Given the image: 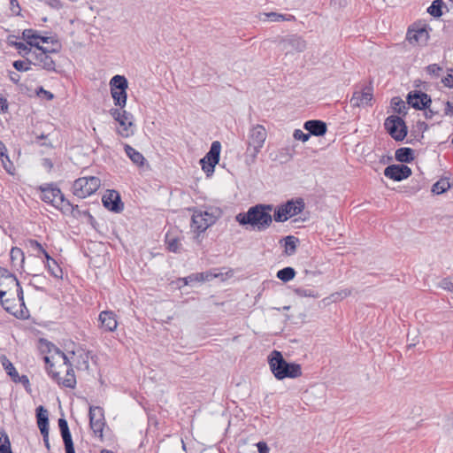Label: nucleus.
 I'll return each mask as SVG.
<instances>
[{"instance_id": "052dcab7", "label": "nucleus", "mask_w": 453, "mask_h": 453, "mask_svg": "<svg viewBox=\"0 0 453 453\" xmlns=\"http://www.w3.org/2000/svg\"><path fill=\"white\" fill-rule=\"evenodd\" d=\"M441 82L443 83V85L445 87L453 88V86H451V84L453 82V69L452 68L448 69V74H447V76H445L441 79Z\"/></svg>"}, {"instance_id": "f03ea898", "label": "nucleus", "mask_w": 453, "mask_h": 453, "mask_svg": "<svg viewBox=\"0 0 453 453\" xmlns=\"http://www.w3.org/2000/svg\"><path fill=\"white\" fill-rule=\"evenodd\" d=\"M267 361L272 373L279 380L287 378L296 379L302 375L301 365L295 362H288L279 350H273L268 355Z\"/></svg>"}, {"instance_id": "e433bc0d", "label": "nucleus", "mask_w": 453, "mask_h": 453, "mask_svg": "<svg viewBox=\"0 0 453 453\" xmlns=\"http://www.w3.org/2000/svg\"><path fill=\"white\" fill-rule=\"evenodd\" d=\"M64 207L60 208V211L63 214L70 213L73 218H79L82 215V211L79 209V206L77 204L72 203L69 200L66 201L65 203H64Z\"/></svg>"}, {"instance_id": "13d9d810", "label": "nucleus", "mask_w": 453, "mask_h": 453, "mask_svg": "<svg viewBox=\"0 0 453 453\" xmlns=\"http://www.w3.org/2000/svg\"><path fill=\"white\" fill-rule=\"evenodd\" d=\"M293 137L296 140L305 142L310 139L311 135L309 134V132L303 133L301 129H296L293 133Z\"/></svg>"}, {"instance_id": "2eb2a0df", "label": "nucleus", "mask_w": 453, "mask_h": 453, "mask_svg": "<svg viewBox=\"0 0 453 453\" xmlns=\"http://www.w3.org/2000/svg\"><path fill=\"white\" fill-rule=\"evenodd\" d=\"M32 57L35 60V62L27 58V64L29 65H34L35 66H38L48 72L58 73L55 61L50 56L44 54L42 51H37L36 50L32 52Z\"/></svg>"}, {"instance_id": "49530a36", "label": "nucleus", "mask_w": 453, "mask_h": 453, "mask_svg": "<svg viewBox=\"0 0 453 453\" xmlns=\"http://www.w3.org/2000/svg\"><path fill=\"white\" fill-rule=\"evenodd\" d=\"M442 67L440 66L438 64H431L428 65L426 67V72L428 75H430L432 78H439L442 73Z\"/></svg>"}, {"instance_id": "7ed1b4c3", "label": "nucleus", "mask_w": 453, "mask_h": 453, "mask_svg": "<svg viewBox=\"0 0 453 453\" xmlns=\"http://www.w3.org/2000/svg\"><path fill=\"white\" fill-rule=\"evenodd\" d=\"M188 210L193 211L190 226L198 234L204 233L222 216V211L219 207L210 206L205 210L193 207Z\"/></svg>"}, {"instance_id": "79ce46f5", "label": "nucleus", "mask_w": 453, "mask_h": 453, "mask_svg": "<svg viewBox=\"0 0 453 453\" xmlns=\"http://www.w3.org/2000/svg\"><path fill=\"white\" fill-rule=\"evenodd\" d=\"M12 451L9 436L4 427L0 426V453Z\"/></svg>"}, {"instance_id": "72a5a7b5", "label": "nucleus", "mask_w": 453, "mask_h": 453, "mask_svg": "<svg viewBox=\"0 0 453 453\" xmlns=\"http://www.w3.org/2000/svg\"><path fill=\"white\" fill-rule=\"evenodd\" d=\"M0 362L5 370L7 375L11 378L12 380L18 377L19 372L14 367L13 364L10 361V359L5 355L0 356Z\"/></svg>"}, {"instance_id": "cd10ccee", "label": "nucleus", "mask_w": 453, "mask_h": 453, "mask_svg": "<svg viewBox=\"0 0 453 453\" xmlns=\"http://www.w3.org/2000/svg\"><path fill=\"white\" fill-rule=\"evenodd\" d=\"M452 185L453 180L450 181L449 178L442 177L432 186L431 191L435 195H441L448 191Z\"/></svg>"}, {"instance_id": "412c9836", "label": "nucleus", "mask_w": 453, "mask_h": 453, "mask_svg": "<svg viewBox=\"0 0 453 453\" xmlns=\"http://www.w3.org/2000/svg\"><path fill=\"white\" fill-rule=\"evenodd\" d=\"M280 43L288 44L298 52H302L306 49V42L298 35H291L280 38Z\"/></svg>"}, {"instance_id": "4be33fe9", "label": "nucleus", "mask_w": 453, "mask_h": 453, "mask_svg": "<svg viewBox=\"0 0 453 453\" xmlns=\"http://www.w3.org/2000/svg\"><path fill=\"white\" fill-rule=\"evenodd\" d=\"M134 116L131 112H128V116L126 118H119L117 119V122L119 124L121 129H118L117 133L122 136V137H129L130 135L134 134L133 127H134Z\"/></svg>"}, {"instance_id": "2f4dec72", "label": "nucleus", "mask_w": 453, "mask_h": 453, "mask_svg": "<svg viewBox=\"0 0 453 453\" xmlns=\"http://www.w3.org/2000/svg\"><path fill=\"white\" fill-rule=\"evenodd\" d=\"M59 428L65 444V453L75 452L69 426H59Z\"/></svg>"}, {"instance_id": "de8ad7c7", "label": "nucleus", "mask_w": 453, "mask_h": 453, "mask_svg": "<svg viewBox=\"0 0 453 453\" xmlns=\"http://www.w3.org/2000/svg\"><path fill=\"white\" fill-rule=\"evenodd\" d=\"M56 45L58 46L57 48L48 49V48H46L44 46L40 45V43H35V44L30 43V47H34L38 51H42L44 54H47L49 56L51 53H58V52H60L61 48H62L61 42H59V44H56Z\"/></svg>"}, {"instance_id": "f8f14e48", "label": "nucleus", "mask_w": 453, "mask_h": 453, "mask_svg": "<svg viewBox=\"0 0 453 453\" xmlns=\"http://www.w3.org/2000/svg\"><path fill=\"white\" fill-rule=\"evenodd\" d=\"M384 175L395 181H402L412 174V170L403 164H392L384 169Z\"/></svg>"}, {"instance_id": "b1692460", "label": "nucleus", "mask_w": 453, "mask_h": 453, "mask_svg": "<svg viewBox=\"0 0 453 453\" xmlns=\"http://www.w3.org/2000/svg\"><path fill=\"white\" fill-rule=\"evenodd\" d=\"M280 243H281L285 248L284 253L287 256H292L296 252L299 239L294 235H288L283 237L280 241Z\"/></svg>"}, {"instance_id": "6ab92c4d", "label": "nucleus", "mask_w": 453, "mask_h": 453, "mask_svg": "<svg viewBox=\"0 0 453 453\" xmlns=\"http://www.w3.org/2000/svg\"><path fill=\"white\" fill-rule=\"evenodd\" d=\"M39 342L42 352H54L56 353V356H59L63 359L65 365L71 366V362L67 355L64 351H62L58 347H57L54 343L44 338H40Z\"/></svg>"}, {"instance_id": "4468645a", "label": "nucleus", "mask_w": 453, "mask_h": 453, "mask_svg": "<svg viewBox=\"0 0 453 453\" xmlns=\"http://www.w3.org/2000/svg\"><path fill=\"white\" fill-rule=\"evenodd\" d=\"M102 203L105 209L114 213H119L124 210V203L120 195L114 189H108L106 191V194L102 197Z\"/></svg>"}, {"instance_id": "a211bd4d", "label": "nucleus", "mask_w": 453, "mask_h": 453, "mask_svg": "<svg viewBox=\"0 0 453 453\" xmlns=\"http://www.w3.org/2000/svg\"><path fill=\"white\" fill-rule=\"evenodd\" d=\"M116 314L112 311H103L99 314L100 328L104 332H113L118 326Z\"/></svg>"}, {"instance_id": "9d476101", "label": "nucleus", "mask_w": 453, "mask_h": 453, "mask_svg": "<svg viewBox=\"0 0 453 453\" xmlns=\"http://www.w3.org/2000/svg\"><path fill=\"white\" fill-rule=\"evenodd\" d=\"M432 102L431 96L421 89L411 90L406 96L407 104L417 111L426 110L431 106Z\"/></svg>"}, {"instance_id": "e2e57ef3", "label": "nucleus", "mask_w": 453, "mask_h": 453, "mask_svg": "<svg viewBox=\"0 0 453 453\" xmlns=\"http://www.w3.org/2000/svg\"><path fill=\"white\" fill-rule=\"evenodd\" d=\"M28 244L31 249L36 250L39 254L44 250L42 245L37 240L29 239Z\"/></svg>"}, {"instance_id": "c756f323", "label": "nucleus", "mask_w": 453, "mask_h": 453, "mask_svg": "<svg viewBox=\"0 0 453 453\" xmlns=\"http://www.w3.org/2000/svg\"><path fill=\"white\" fill-rule=\"evenodd\" d=\"M0 159L2 161L4 170L8 173L12 174V170H14L13 164L9 158L8 150H7L5 144L1 140H0Z\"/></svg>"}, {"instance_id": "69168bd1", "label": "nucleus", "mask_w": 453, "mask_h": 453, "mask_svg": "<svg viewBox=\"0 0 453 453\" xmlns=\"http://www.w3.org/2000/svg\"><path fill=\"white\" fill-rule=\"evenodd\" d=\"M443 104L445 106L444 108V115L449 117H453V102L446 101L443 102Z\"/></svg>"}, {"instance_id": "0e129e2a", "label": "nucleus", "mask_w": 453, "mask_h": 453, "mask_svg": "<svg viewBox=\"0 0 453 453\" xmlns=\"http://www.w3.org/2000/svg\"><path fill=\"white\" fill-rule=\"evenodd\" d=\"M422 111H424V116L426 119H431L434 116L440 114L439 110H434V108H431V106L426 108V110H422Z\"/></svg>"}, {"instance_id": "4c0bfd02", "label": "nucleus", "mask_w": 453, "mask_h": 453, "mask_svg": "<svg viewBox=\"0 0 453 453\" xmlns=\"http://www.w3.org/2000/svg\"><path fill=\"white\" fill-rule=\"evenodd\" d=\"M36 425H49V411L42 406L39 405L35 409Z\"/></svg>"}, {"instance_id": "dca6fc26", "label": "nucleus", "mask_w": 453, "mask_h": 453, "mask_svg": "<svg viewBox=\"0 0 453 453\" xmlns=\"http://www.w3.org/2000/svg\"><path fill=\"white\" fill-rule=\"evenodd\" d=\"M432 30L427 25L418 26L416 28H409L407 31L406 38L410 43H418L419 41L425 42L429 39L428 31Z\"/></svg>"}, {"instance_id": "680f3d73", "label": "nucleus", "mask_w": 453, "mask_h": 453, "mask_svg": "<svg viewBox=\"0 0 453 453\" xmlns=\"http://www.w3.org/2000/svg\"><path fill=\"white\" fill-rule=\"evenodd\" d=\"M12 279L13 281H16L17 277L14 273H11L7 268L0 266V279Z\"/></svg>"}, {"instance_id": "5701e85b", "label": "nucleus", "mask_w": 453, "mask_h": 453, "mask_svg": "<svg viewBox=\"0 0 453 453\" xmlns=\"http://www.w3.org/2000/svg\"><path fill=\"white\" fill-rule=\"evenodd\" d=\"M395 158L401 164H410L415 159L414 150L409 147H401L395 150Z\"/></svg>"}, {"instance_id": "c85d7f7f", "label": "nucleus", "mask_w": 453, "mask_h": 453, "mask_svg": "<svg viewBox=\"0 0 453 453\" xmlns=\"http://www.w3.org/2000/svg\"><path fill=\"white\" fill-rule=\"evenodd\" d=\"M165 244L166 250L170 252L180 254L181 252V244L180 243V239L175 236H172L170 234H165Z\"/></svg>"}, {"instance_id": "6e6d98bb", "label": "nucleus", "mask_w": 453, "mask_h": 453, "mask_svg": "<svg viewBox=\"0 0 453 453\" xmlns=\"http://www.w3.org/2000/svg\"><path fill=\"white\" fill-rule=\"evenodd\" d=\"M352 290L350 288H344L339 292L333 293L331 296L334 298V301H337L350 296Z\"/></svg>"}, {"instance_id": "774afa93", "label": "nucleus", "mask_w": 453, "mask_h": 453, "mask_svg": "<svg viewBox=\"0 0 453 453\" xmlns=\"http://www.w3.org/2000/svg\"><path fill=\"white\" fill-rule=\"evenodd\" d=\"M257 451L259 453H269V447L267 446L266 442L265 441H259L257 443Z\"/></svg>"}, {"instance_id": "1a4fd4ad", "label": "nucleus", "mask_w": 453, "mask_h": 453, "mask_svg": "<svg viewBox=\"0 0 453 453\" xmlns=\"http://www.w3.org/2000/svg\"><path fill=\"white\" fill-rule=\"evenodd\" d=\"M221 143L219 141L212 142L209 151L200 159L202 170L207 177H211L215 171L216 165L220 158Z\"/></svg>"}, {"instance_id": "58836bf2", "label": "nucleus", "mask_w": 453, "mask_h": 453, "mask_svg": "<svg viewBox=\"0 0 453 453\" xmlns=\"http://www.w3.org/2000/svg\"><path fill=\"white\" fill-rule=\"evenodd\" d=\"M89 358L93 359L91 350L83 351V353L80 354L77 357V368L81 370H88Z\"/></svg>"}, {"instance_id": "ddd939ff", "label": "nucleus", "mask_w": 453, "mask_h": 453, "mask_svg": "<svg viewBox=\"0 0 453 453\" xmlns=\"http://www.w3.org/2000/svg\"><path fill=\"white\" fill-rule=\"evenodd\" d=\"M21 38L30 46V43H40L39 41L42 43H51V44H59L58 37L56 34L50 36L41 35L38 31L27 28L24 29L22 32Z\"/></svg>"}, {"instance_id": "9b49d317", "label": "nucleus", "mask_w": 453, "mask_h": 453, "mask_svg": "<svg viewBox=\"0 0 453 453\" xmlns=\"http://www.w3.org/2000/svg\"><path fill=\"white\" fill-rule=\"evenodd\" d=\"M373 99V87L372 81L369 84L364 85L361 90H357L353 93L349 103L352 107H361L372 105Z\"/></svg>"}, {"instance_id": "20e7f679", "label": "nucleus", "mask_w": 453, "mask_h": 453, "mask_svg": "<svg viewBox=\"0 0 453 453\" xmlns=\"http://www.w3.org/2000/svg\"><path fill=\"white\" fill-rule=\"evenodd\" d=\"M305 208L304 200L301 197L292 198L277 206H273V219L283 223L290 218L300 214Z\"/></svg>"}, {"instance_id": "0eeeda50", "label": "nucleus", "mask_w": 453, "mask_h": 453, "mask_svg": "<svg viewBox=\"0 0 453 453\" xmlns=\"http://www.w3.org/2000/svg\"><path fill=\"white\" fill-rule=\"evenodd\" d=\"M101 186V180L96 176L80 177L72 186L73 194L78 198H86L97 191Z\"/></svg>"}, {"instance_id": "473e14b6", "label": "nucleus", "mask_w": 453, "mask_h": 453, "mask_svg": "<svg viewBox=\"0 0 453 453\" xmlns=\"http://www.w3.org/2000/svg\"><path fill=\"white\" fill-rule=\"evenodd\" d=\"M445 7L443 0H434L427 8V12L434 18L439 19L443 15L442 9Z\"/></svg>"}, {"instance_id": "6e6552de", "label": "nucleus", "mask_w": 453, "mask_h": 453, "mask_svg": "<svg viewBox=\"0 0 453 453\" xmlns=\"http://www.w3.org/2000/svg\"><path fill=\"white\" fill-rule=\"evenodd\" d=\"M384 127L388 134L396 142H402L408 134V127L402 117L397 115L388 116L384 122Z\"/></svg>"}, {"instance_id": "8fccbe9b", "label": "nucleus", "mask_w": 453, "mask_h": 453, "mask_svg": "<svg viewBox=\"0 0 453 453\" xmlns=\"http://www.w3.org/2000/svg\"><path fill=\"white\" fill-rule=\"evenodd\" d=\"M35 95L42 99L47 101H51L54 99L55 96L49 90L44 89L42 86H39L35 88Z\"/></svg>"}, {"instance_id": "423d86ee", "label": "nucleus", "mask_w": 453, "mask_h": 453, "mask_svg": "<svg viewBox=\"0 0 453 453\" xmlns=\"http://www.w3.org/2000/svg\"><path fill=\"white\" fill-rule=\"evenodd\" d=\"M128 88L127 79L123 75H114L110 81L111 96L114 105L124 109L127 101V89Z\"/></svg>"}, {"instance_id": "bb28decb", "label": "nucleus", "mask_w": 453, "mask_h": 453, "mask_svg": "<svg viewBox=\"0 0 453 453\" xmlns=\"http://www.w3.org/2000/svg\"><path fill=\"white\" fill-rule=\"evenodd\" d=\"M124 150L130 160L138 166H142L145 162L143 155L129 144L124 145Z\"/></svg>"}, {"instance_id": "864d4df0", "label": "nucleus", "mask_w": 453, "mask_h": 453, "mask_svg": "<svg viewBox=\"0 0 453 453\" xmlns=\"http://www.w3.org/2000/svg\"><path fill=\"white\" fill-rule=\"evenodd\" d=\"M201 282L211 281L219 276V273H213L212 271H206L198 273Z\"/></svg>"}, {"instance_id": "f3484780", "label": "nucleus", "mask_w": 453, "mask_h": 453, "mask_svg": "<svg viewBox=\"0 0 453 453\" xmlns=\"http://www.w3.org/2000/svg\"><path fill=\"white\" fill-rule=\"evenodd\" d=\"M303 129L311 136L321 137L327 132V125L320 119H309L303 123Z\"/></svg>"}, {"instance_id": "bf43d9fd", "label": "nucleus", "mask_w": 453, "mask_h": 453, "mask_svg": "<svg viewBox=\"0 0 453 453\" xmlns=\"http://www.w3.org/2000/svg\"><path fill=\"white\" fill-rule=\"evenodd\" d=\"M82 215L87 218L88 223L95 229L97 230L98 223L94 216L89 212L88 210L82 211Z\"/></svg>"}, {"instance_id": "aec40b11", "label": "nucleus", "mask_w": 453, "mask_h": 453, "mask_svg": "<svg viewBox=\"0 0 453 453\" xmlns=\"http://www.w3.org/2000/svg\"><path fill=\"white\" fill-rule=\"evenodd\" d=\"M265 139L266 131L265 127L262 125H257L250 129L247 142L258 147H263Z\"/></svg>"}, {"instance_id": "3c124183", "label": "nucleus", "mask_w": 453, "mask_h": 453, "mask_svg": "<svg viewBox=\"0 0 453 453\" xmlns=\"http://www.w3.org/2000/svg\"><path fill=\"white\" fill-rule=\"evenodd\" d=\"M12 66L17 72H27L30 70V66L27 64V58L25 60H15L12 63Z\"/></svg>"}, {"instance_id": "4d7b16f0", "label": "nucleus", "mask_w": 453, "mask_h": 453, "mask_svg": "<svg viewBox=\"0 0 453 453\" xmlns=\"http://www.w3.org/2000/svg\"><path fill=\"white\" fill-rule=\"evenodd\" d=\"M439 286L445 290L453 292V279L445 277L441 280Z\"/></svg>"}, {"instance_id": "09e8293b", "label": "nucleus", "mask_w": 453, "mask_h": 453, "mask_svg": "<svg viewBox=\"0 0 453 453\" xmlns=\"http://www.w3.org/2000/svg\"><path fill=\"white\" fill-rule=\"evenodd\" d=\"M13 47L19 50V53L23 57L26 58L28 55L32 56V50L31 48L27 42L24 43L22 42L18 43H13Z\"/></svg>"}, {"instance_id": "a878e982", "label": "nucleus", "mask_w": 453, "mask_h": 453, "mask_svg": "<svg viewBox=\"0 0 453 453\" xmlns=\"http://www.w3.org/2000/svg\"><path fill=\"white\" fill-rule=\"evenodd\" d=\"M11 265L13 268H23L25 255L23 250L18 247H12L10 251Z\"/></svg>"}, {"instance_id": "f257e3e1", "label": "nucleus", "mask_w": 453, "mask_h": 453, "mask_svg": "<svg viewBox=\"0 0 453 453\" xmlns=\"http://www.w3.org/2000/svg\"><path fill=\"white\" fill-rule=\"evenodd\" d=\"M273 210L272 203H257L250 206L247 211L240 212L235 216V221L246 229L262 232L266 230L273 223V215L271 212Z\"/></svg>"}, {"instance_id": "f704fd0d", "label": "nucleus", "mask_w": 453, "mask_h": 453, "mask_svg": "<svg viewBox=\"0 0 453 453\" xmlns=\"http://www.w3.org/2000/svg\"><path fill=\"white\" fill-rule=\"evenodd\" d=\"M296 274V272L295 268L291 266L284 267L280 270H279L276 273V276L279 280H280L282 282L287 283L290 280H292Z\"/></svg>"}, {"instance_id": "393cba45", "label": "nucleus", "mask_w": 453, "mask_h": 453, "mask_svg": "<svg viewBox=\"0 0 453 453\" xmlns=\"http://www.w3.org/2000/svg\"><path fill=\"white\" fill-rule=\"evenodd\" d=\"M88 417V425H106L104 421V411L102 407L91 406L89 408Z\"/></svg>"}, {"instance_id": "c03bdc74", "label": "nucleus", "mask_w": 453, "mask_h": 453, "mask_svg": "<svg viewBox=\"0 0 453 453\" xmlns=\"http://www.w3.org/2000/svg\"><path fill=\"white\" fill-rule=\"evenodd\" d=\"M76 385V379L74 371L71 366H67L66 378L62 380V386L67 388H74Z\"/></svg>"}, {"instance_id": "a19ab883", "label": "nucleus", "mask_w": 453, "mask_h": 453, "mask_svg": "<svg viewBox=\"0 0 453 453\" xmlns=\"http://www.w3.org/2000/svg\"><path fill=\"white\" fill-rule=\"evenodd\" d=\"M44 266L52 277H54L56 279L63 278L62 268L59 266V265L58 264V262L56 260L49 262V264L45 263Z\"/></svg>"}, {"instance_id": "c9c22d12", "label": "nucleus", "mask_w": 453, "mask_h": 453, "mask_svg": "<svg viewBox=\"0 0 453 453\" xmlns=\"http://www.w3.org/2000/svg\"><path fill=\"white\" fill-rule=\"evenodd\" d=\"M391 106L394 112L405 117L407 115V107L404 101L400 96H394L391 99Z\"/></svg>"}, {"instance_id": "37998d69", "label": "nucleus", "mask_w": 453, "mask_h": 453, "mask_svg": "<svg viewBox=\"0 0 453 453\" xmlns=\"http://www.w3.org/2000/svg\"><path fill=\"white\" fill-rule=\"evenodd\" d=\"M265 15L269 19L270 21L273 22H280V21H295L296 17L291 14H281L278 12H267Z\"/></svg>"}, {"instance_id": "a18cd8bd", "label": "nucleus", "mask_w": 453, "mask_h": 453, "mask_svg": "<svg viewBox=\"0 0 453 453\" xmlns=\"http://www.w3.org/2000/svg\"><path fill=\"white\" fill-rule=\"evenodd\" d=\"M292 290L296 296H298L300 297H313V298L319 297V293L311 288H292Z\"/></svg>"}, {"instance_id": "ea45409f", "label": "nucleus", "mask_w": 453, "mask_h": 453, "mask_svg": "<svg viewBox=\"0 0 453 453\" xmlns=\"http://www.w3.org/2000/svg\"><path fill=\"white\" fill-rule=\"evenodd\" d=\"M429 126L423 120H418L416 124V127L413 130L411 131V135L414 136L417 141H420L424 135L423 134L427 131Z\"/></svg>"}, {"instance_id": "338daca9", "label": "nucleus", "mask_w": 453, "mask_h": 453, "mask_svg": "<svg viewBox=\"0 0 453 453\" xmlns=\"http://www.w3.org/2000/svg\"><path fill=\"white\" fill-rule=\"evenodd\" d=\"M187 279L188 286H194L196 283L201 282L198 273L189 274Z\"/></svg>"}, {"instance_id": "5fc2aeb1", "label": "nucleus", "mask_w": 453, "mask_h": 453, "mask_svg": "<svg viewBox=\"0 0 453 453\" xmlns=\"http://www.w3.org/2000/svg\"><path fill=\"white\" fill-rule=\"evenodd\" d=\"M12 381L14 383H21L27 392H28V393L31 392L29 379L27 375L19 376L18 374V377H15V379Z\"/></svg>"}, {"instance_id": "603ef678", "label": "nucleus", "mask_w": 453, "mask_h": 453, "mask_svg": "<svg viewBox=\"0 0 453 453\" xmlns=\"http://www.w3.org/2000/svg\"><path fill=\"white\" fill-rule=\"evenodd\" d=\"M111 116L117 121L119 118H126L128 116V111L124 109L111 108L109 111Z\"/></svg>"}, {"instance_id": "7c9ffc66", "label": "nucleus", "mask_w": 453, "mask_h": 453, "mask_svg": "<svg viewBox=\"0 0 453 453\" xmlns=\"http://www.w3.org/2000/svg\"><path fill=\"white\" fill-rule=\"evenodd\" d=\"M262 147H258L257 145H252L250 142H247V149L244 153L245 163L248 165L254 164L257 160V154L260 152Z\"/></svg>"}, {"instance_id": "39448f33", "label": "nucleus", "mask_w": 453, "mask_h": 453, "mask_svg": "<svg viewBox=\"0 0 453 453\" xmlns=\"http://www.w3.org/2000/svg\"><path fill=\"white\" fill-rule=\"evenodd\" d=\"M40 199L60 211L68 199L65 198L56 182L44 183L37 188Z\"/></svg>"}]
</instances>
